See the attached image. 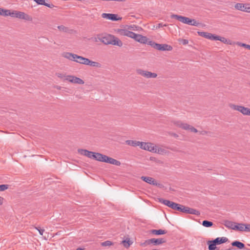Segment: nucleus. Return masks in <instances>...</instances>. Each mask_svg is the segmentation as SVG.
Listing matches in <instances>:
<instances>
[{
	"label": "nucleus",
	"instance_id": "nucleus-1",
	"mask_svg": "<svg viewBox=\"0 0 250 250\" xmlns=\"http://www.w3.org/2000/svg\"><path fill=\"white\" fill-rule=\"evenodd\" d=\"M98 39L104 44L106 45L112 44L121 47L123 45L122 42L114 35L107 34L104 36L98 37Z\"/></svg>",
	"mask_w": 250,
	"mask_h": 250
},
{
	"label": "nucleus",
	"instance_id": "nucleus-2",
	"mask_svg": "<svg viewBox=\"0 0 250 250\" xmlns=\"http://www.w3.org/2000/svg\"><path fill=\"white\" fill-rule=\"evenodd\" d=\"M171 18L175 19L183 23L190 25L197 26L199 24V23L194 19H191L188 17L178 15L172 14L171 15Z\"/></svg>",
	"mask_w": 250,
	"mask_h": 250
},
{
	"label": "nucleus",
	"instance_id": "nucleus-3",
	"mask_svg": "<svg viewBox=\"0 0 250 250\" xmlns=\"http://www.w3.org/2000/svg\"><path fill=\"white\" fill-rule=\"evenodd\" d=\"M228 239L225 237H217L214 240L208 241V250H215L216 246L226 242Z\"/></svg>",
	"mask_w": 250,
	"mask_h": 250
},
{
	"label": "nucleus",
	"instance_id": "nucleus-4",
	"mask_svg": "<svg viewBox=\"0 0 250 250\" xmlns=\"http://www.w3.org/2000/svg\"><path fill=\"white\" fill-rule=\"evenodd\" d=\"M149 45L158 50L171 51L172 49L171 46L167 44H159L153 41H149Z\"/></svg>",
	"mask_w": 250,
	"mask_h": 250
},
{
	"label": "nucleus",
	"instance_id": "nucleus-5",
	"mask_svg": "<svg viewBox=\"0 0 250 250\" xmlns=\"http://www.w3.org/2000/svg\"><path fill=\"white\" fill-rule=\"evenodd\" d=\"M229 106L233 110L239 111L244 115L249 116L250 114V109L243 106L230 104H229Z\"/></svg>",
	"mask_w": 250,
	"mask_h": 250
},
{
	"label": "nucleus",
	"instance_id": "nucleus-6",
	"mask_svg": "<svg viewBox=\"0 0 250 250\" xmlns=\"http://www.w3.org/2000/svg\"><path fill=\"white\" fill-rule=\"evenodd\" d=\"M136 72L138 74L140 75L147 79L155 78L157 77V74L156 73L151 72L150 71L145 70L142 69H137Z\"/></svg>",
	"mask_w": 250,
	"mask_h": 250
},
{
	"label": "nucleus",
	"instance_id": "nucleus-7",
	"mask_svg": "<svg viewBox=\"0 0 250 250\" xmlns=\"http://www.w3.org/2000/svg\"><path fill=\"white\" fill-rule=\"evenodd\" d=\"M65 81H68L73 83H77L80 84H83L84 83V81L80 78L72 76V75H67L66 76H64Z\"/></svg>",
	"mask_w": 250,
	"mask_h": 250
},
{
	"label": "nucleus",
	"instance_id": "nucleus-8",
	"mask_svg": "<svg viewBox=\"0 0 250 250\" xmlns=\"http://www.w3.org/2000/svg\"><path fill=\"white\" fill-rule=\"evenodd\" d=\"M166 241V239L164 238H151L150 239L146 240L144 244L145 245H151L152 244L153 245H159L164 243H165Z\"/></svg>",
	"mask_w": 250,
	"mask_h": 250
},
{
	"label": "nucleus",
	"instance_id": "nucleus-9",
	"mask_svg": "<svg viewBox=\"0 0 250 250\" xmlns=\"http://www.w3.org/2000/svg\"><path fill=\"white\" fill-rule=\"evenodd\" d=\"M141 149L152 152L154 150V144L151 143L140 142L139 146Z\"/></svg>",
	"mask_w": 250,
	"mask_h": 250
},
{
	"label": "nucleus",
	"instance_id": "nucleus-10",
	"mask_svg": "<svg viewBox=\"0 0 250 250\" xmlns=\"http://www.w3.org/2000/svg\"><path fill=\"white\" fill-rule=\"evenodd\" d=\"M141 178L142 180L150 185L156 186L159 187L162 186L161 184L158 183L157 181L152 177L147 176H142Z\"/></svg>",
	"mask_w": 250,
	"mask_h": 250
},
{
	"label": "nucleus",
	"instance_id": "nucleus-11",
	"mask_svg": "<svg viewBox=\"0 0 250 250\" xmlns=\"http://www.w3.org/2000/svg\"><path fill=\"white\" fill-rule=\"evenodd\" d=\"M78 152L83 156H86L90 159H94L95 152L88 151L86 149H79L78 150Z\"/></svg>",
	"mask_w": 250,
	"mask_h": 250
},
{
	"label": "nucleus",
	"instance_id": "nucleus-12",
	"mask_svg": "<svg viewBox=\"0 0 250 250\" xmlns=\"http://www.w3.org/2000/svg\"><path fill=\"white\" fill-rule=\"evenodd\" d=\"M78 152L83 156H86L90 159H94L95 152L88 151L86 149H79L78 150Z\"/></svg>",
	"mask_w": 250,
	"mask_h": 250
},
{
	"label": "nucleus",
	"instance_id": "nucleus-13",
	"mask_svg": "<svg viewBox=\"0 0 250 250\" xmlns=\"http://www.w3.org/2000/svg\"><path fill=\"white\" fill-rule=\"evenodd\" d=\"M134 40L141 43L149 44L148 42L149 41L148 40L146 37L144 36L141 34H136L134 37Z\"/></svg>",
	"mask_w": 250,
	"mask_h": 250
},
{
	"label": "nucleus",
	"instance_id": "nucleus-14",
	"mask_svg": "<svg viewBox=\"0 0 250 250\" xmlns=\"http://www.w3.org/2000/svg\"><path fill=\"white\" fill-rule=\"evenodd\" d=\"M173 123L176 126L179 127L185 130H189L191 126V125H189L187 123H183L181 121H173Z\"/></svg>",
	"mask_w": 250,
	"mask_h": 250
},
{
	"label": "nucleus",
	"instance_id": "nucleus-15",
	"mask_svg": "<svg viewBox=\"0 0 250 250\" xmlns=\"http://www.w3.org/2000/svg\"><path fill=\"white\" fill-rule=\"evenodd\" d=\"M103 18L107 19L112 21H117L121 18H118L117 15L114 14L103 13L102 15Z\"/></svg>",
	"mask_w": 250,
	"mask_h": 250
},
{
	"label": "nucleus",
	"instance_id": "nucleus-16",
	"mask_svg": "<svg viewBox=\"0 0 250 250\" xmlns=\"http://www.w3.org/2000/svg\"><path fill=\"white\" fill-rule=\"evenodd\" d=\"M104 163H108L110 164L114 165L117 166H119L121 165V162L115 159L105 156L104 159Z\"/></svg>",
	"mask_w": 250,
	"mask_h": 250
},
{
	"label": "nucleus",
	"instance_id": "nucleus-17",
	"mask_svg": "<svg viewBox=\"0 0 250 250\" xmlns=\"http://www.w3.org/2000/svg\"><path fill=\"white\" fill-rule=\"evenodd\" d=\"M18 19L24 20L27 21H32V17L23 12L19 11L18 15Z\"/></svg>",
	"mask_w": 250,
	"mask_h": 250
},
{
	"label": "nucleus",
	"instance_id": "nucleus-18",
	"mask_svg": "<svg viewBox=\"0 0 250 250\" xmlns=\"http://www.w3.org/2000/svg\"><path fill=\"white\" fill-rule=\"evenodd\" d=\"M75 62L87 65V63L89 62V59L84 57H83L82 56H78L76 55V59Z\"/></svg>",
	"mask_w": 250,
	"mask_h": 250
},
{
	"label": "nucleus",
	"instance_id": "nucleus-19",
	"mask_svg": "<svg viewBox=\"0 0 250 250\" xmlns=\"http://www.w3.org/2000/svg\"><path fill=\"white\" fill-rule=\"evenodd\" d=\"M62 56L66 59L75 62L76 54L69 52H64L63 53H62Z\"/></svg>",
	"mask_w": 250,
	"mask_h": 250
},
{
	"label": "nucleus",
	"instance_id": "nucleus-20",
	"mask_svg": "<svg viewBox=\"0 0 250 250\" xmlns=\"http://www.w3.org/2000/svg\"><path fill=\"white\" fill-rule=\"evenodd\" d=\"M159 202L171 208L175 206V203L168 200L161 198L159 199Z\"/></svg>",
	"mask_w": 250,
	"mask_h": 250
},
{
	"label": "nucleus",
	"instance_id": "nucleus-21",
	"mask_svg": "<svg viewBox=\"0 0 250 250\" xmlns=\"http://www.w3.org/2000/svg\"><path fill=\"white\" fill-rule=\"evenodd\" d=\"M38 4L44 5L49 8H53L54 5L52 3H48L45 2V0H33Z\"/></svg>",
	"mask_w": 250,
	"mask_h": 250
},
{
	"label": "nucleus",
	"instance_id": "nucleus-22",
	"mask_svg": "<svg viewBox=\"0 0 250 250\" xmlns=\"http://www.w3.org/2000/svg\"><path fill=\"white\" fill-rule=\"evenodd\" d=\"M186 212V213L190 214H193L196 215H199L200 214V212L199 211L195 209L192 208H190L189 207H187Z\"/></svg>",
	"mask_w": 250,
	"mask_h": 250
},
{
	"label": "nucleus",
	"instance_id": "nucleus-23",
	"mask_svg": "<svg viewBox=\"0 0 250 250\" xmlns=\"http://www.w3.org/2000/svg\"><path fill=\"white\" fill-rule=\"evenodd\" d=\"M105 156L106 155L102 154L100 153L95 152L94 160H97L99 162H104Z\"/></svg>",
	"mask_w": 250,
	"mask_h": 250
},
{
	"label": "nucleus",
	"instance_id": "nucleus-24",
	"mask_svg": "<svg viewBox=\"0 0 250 250\" xmlns=\"http://www.w3.org/2000/svg\"><path fill=\"white\" fill-rule=\"evenodd\" d=\"M150 233L155 235H160L165 234L167 232V231L164 229H151L150 230Z\"/></svg>",
	"mask_w": 250,
	"mask_h": 250
},
{
	"label": "nucleus",
	"instance_id": "nucleus-25",
	"mask_svg": "<svg viewBox=\"0 0 250 250\" xmlns=\"http://www.w3.org/2000/svg\"><path fill=\"white\" fill-rule=\"evenodd\" d=\"M231 245L233 247H236L238 249L240 250L243 249L245 248V245L243 243L238 241H235L232 242Z\"/></svg>",
	"mask_w": 250,
	"mask_h": 250
},
{
	"label": "nucleus",
	"instance_id": "nucleus-26",
	"mask_svg": "<svg viewBox=\"0 0 250 250\" xmlns=\"http://www.w3.org/2000/svg\"><path fill=\"white\" fill-rule=\"evenodd\" d=\"M125 143L127 145L132 146H139V144H140V142L134 141V140H126L125 141Z\"/></svg>",
	"mask_w": 250,
	"mask_h": 250
},
{
	"label": "nucleus",
	"instance_id": "nucleus-27",
	"mask_svg": "<svg viewBox=\"0 0 250 250\" xmlns=\"http://www.w3.org/2000/svg\"><path fill=\"white\" fill-rule=\"evenodd\" d=\"M235 223H233L231 221L226 220L224 222V225L228 228L231 229H234V227L235 226Z\"/></svg>",
	"mask_w": 250,
	"mask_h": 250
},
{
	"label": "nucleus",
	"instance_id": "nucleus-28",
	"mask_svg": "<svg viewBox=\"0 0 250 250\" xmlns=\"http://www.w3.org/2000/svg\"><path fill=\"white\" fill-rule=\"evenodd\" d=\"M152 152L157 153L159 154H163L166 153V150L161 147H157L154 145V150H153Z\"/></svg>",
	"mask_w": 250,
	"mask_h": 250
},
{
	"label": "nucleus",
	"instance_id": "nucleus-29",
	"mask_svg": "<svg viewBox=\"0 0 250 250\" xmlns=\"http://www.w3.org/2000/svg\"><path fill=\"white\" fill-rule=\"evenodd\" d=\"M198 34L203 37H204L206 39H209L210 38L211 33L208 32H206L203 31H198L197 32Z\"/></svg>",
	"mask_w": 250,
	"mask_h": 250
},
{
	"label": "nucleus",
	"instance_id": "nucleus-30",
	"mask_svg": "<svg viewBox=\"0 0 250 250\" xmlns=\"http://www.w3.org/2000/svg\"><path fill=\"white\" fill-rule=\"evenodd\" d=\"M128 32V30L127 29H118L117 30V33L121 36H127Z\"/></svg>",
	"mask_w": 250,
	"mask_h": 250
},
{
	"label": "nucleus",
	"instance_id": "nucleus-31",
	"mask_svg": "<svg viewBox=\"0 0 250 250\" xmlns=\"http://www.w3.org/2000/svg\"><path fill=\"white\" fill-rule=\"evenodd\" d=\"M87 65H90L91 66L93 67H101V64L98 62H93L89 59V62L87 63Z\"/></svg>",
	"mask_w": 250,
	"mask_h": 250
},
{
	"label": "nucleus",
	"instance_id": "nucleus-32",
	"mask_svg": "<svg viewBox=\"0 0 250 250\" xmlns=\"http://www.w3.org/2000/svg\"><path fill=\"white\" fill-rule=\"evenodd\" d=\"M234 7L236 9L244 12L245 8V4L242 3H237L235 4Z\"/></svg>",
	"mask_w": 250,
	"mask_h": 250
},
{
	"label": "nucleus",
	"instance_id": "nucleus-33",
	"mask_svg": "<svg viewBox=\"0 0 250 250\" xmlns=\"http://www.w3.org/2000/svg\"><path fill=\"white\" fill-rule=\"evenodd\" d=\"M234 229H237L240 231H245V224H235Z\"/></svg>",
	"mask_w": 250,
	"mask_h": 250
},
{
	"label": "nucleus",
	"instance_id": "nucleus-34",
	"mask_svg": "<svg viewBox=\"0 0 250 250\" xmlns=\"http://www.w3.org/2000/svg\"><path fill=\"white\" fill-rule=\"evenodd\" d=\"M132 243V242L131 241H130L129 239H126L122 241V244L126 249L128 248Z\"/></svg>",
	"mask_w": 250,
	"mask_h": 250
},
{
	"label": "nucleus",
	"instance_id": "nucleus-35",
	"mask_svg": "<svg viewBox=\"0 0 250 250\" xmlns=\"http://www.w3.org/2000/svg\"><path fill=\"white\" fill-rule=\"evenodd\" d=\"M202 225L205 227H210L213 225V223L211 221L208 220H204L202 222Z\"/></svg>",
	"mask_w": 250,
	"mask_h": 250
},
{
	"label": "nucleus",
	"instance_id": "nucleus-36",
	"mask_svg": "<svg viewBox=\"0 0 250 250\" xmlns=\"http://www.w3.org/2000/svg\"><path fill=\"white\" fill-rule=\"evenodd\" d=\"M58 29L61 31L64 32H67L68 31V28L65 27L63 25H60L57 27Z\"/></svg>",
	"mask_w": 250,
	"mask_h": 250
},
{
	"label": "nucleus",
	"instance_id": "nucleus-37",
	"mask_svg": "<svg viewBox=\"0 0 250 250\" xmlns=\"http://www.w3.org/2000/svg\"><path fill=\"white\" fill-rule=\"evenodd\" d=\"M7 9L0 8V16L6 17Z\"/></svg>",
	"mask_w": 250,
	"mask_h": 250
},
{
	"label": "nucleus",
	"instance_id": "nucleus-38",
	"mask_svg": "<svg viewBox=\"0 0 250 250\" xmlns=\"http://www.w3.org/2000/svg\"><path fill=\"white\" fill-rule=\"evenodd\" d=\"M15 10H12L11 11L10 10L7 9V13H6V17L7 16H10L12 18L14 17V14H15Z\"/></svg>",
	"mask_w": 250,
	"mask_h": 250
},
{
	"label": "nucleus",
	"instance_id": "nucleus-39",
	"mask_svg": "<svg viewBox=\"0 0 250 250\" xmlns=\"http://www.w3.org/2000/svg\"><path fill=\"white\" fill-rule=\"evenodd\" d=\"M101 246L104 247L109 246L112 245V243L110 241H106L101 243Z\"/></svg>",
	"mask_w": 250,
	"mask_h": 250
},
{
	"label": "nucleus",
	"instance_id": "nucleus-40",
	"mask_svg": "<svg viewBox=\"0 0 250 250\" xmlns=\"http://www.w3.org/2000/svg\"><path fill=\"white\" fill-rule=\"evenodd\" d=\"M219 39V36H217L214 34H212L211 33L210 38L209 40L211 41H218Z\"/></svg>",
	"mask_w": 250,
	"mask_h": 250
},
{
	"label": "nucleus",
	"instance_id": "nucleus-41",
	"mask_svg": "<svg viewBox=\"0 0 250 250\" xmlns=\"http://www.w3.org/2000/svg\"><path fill=\"white\" fill-rule=\"evenodd\" d=\"M244 12L250 13V4L249 3H245V8L244 10Z\"/></svg>",
	"mask_w": 250,
	"mask_h": 250
},
{
	"label": "nucleus",
	"instance_id": "nucleus-42",
	"mask_svg": "<svg viewBox=\"0 0 250 250\" xmlns=\"http://www.w3.org/2000/svg\"><path fill=\"white\" fill-rule=\"evenodd\" d=\"M136 34V33L128 30L127 37H128L129 38L134 39V37H135Z\"/></svg>",
	"mask_w": 250,
	"mask_h": 250
},
{
	"label": "nucleus",
	"instance_id": "nucleus-43",
	"mask_svg": "<svg viewBox=\"0 0 250 250\" xmlns=\"http://www.w3.org/2000/svg\"><path fill=\"white\" fill-rule=\"evenodd\" d=\"M9 186L8 185H0V191H4L8 189Z\"/></svg>",
	"mask_w": 250,
	"mask_h": 250
},
{
	"label": "nucleus",
	"instance_id": "nucleus-44",
	"mask_svg": "<svg viewBox=\"0 0 250 250\" xmlns=\"http://www.w3.org/2000/svg\"><path fill=\"white\" fill-rule=\"evenodd\" d=\"M167 24H163V23H159L158 24H157L155 25V27L156 29H157V28H159L160 27L167 26Z\"/></svg>",
	"mask_w": 250,
	"mask_h": 250
},
{
	"label": "nucleus",
	"instance_id": "nucleus-45",
	"mask_svg": "<svg viewBox=\"0 0 250 250\" xmlns=\"http://www.w3.org/2000/svg\"><path fill=\"white\" fill-rule=\"evenodd\" d=\"M238 44L241 46L245 47L246 48H247L249 50H250V45L243 43H239Z\"/></svg>",
	"mask_w": 250,
	"mask_h": 250
},
{
	"label": "nucleus",
	"instance_id": "nucleus-46",
	"mask_svg": "<svg viewBox=\"0 0 250 250\" xmlns=\"http://www.w3.org/2000/svg\"><path fill=\"white\" fill-rule=\"evenodd\" d=\"M218 41H220L224 43H228V40L225 38L221 36H219V39Z\"/></svg>",
	"mask_w": 250,
	"mask_h": 250
},
{
	"label": "nucleus",
	"instance_id": "nucleus-47",
	"mask_svg": "<svg viewBox=\"0 0 250 250\" xmlns=\"http://www.w3.org/2000/svg\"><path fill=\"white\" fill-rule=\"evenodd\" d=\"M181 205L175 203V206H174L172 209L179 211Z\"/></svg>",
	"mask_w": 250,
	"mask_h": 250
},
{
	"label": "nucleus",
	"instance_id": "nucleus-48",
	"mask_svg": "<svg viewBox=\"0 0 250 250\" xmlns=\"http://www.w3.org/2000/svg\"><path fill=\"white\" fill-rule=\"evenodd\" d=\"M186 208H187V207H185V206L181 205L180 207V209H179V211L185 213L186 212L185 210H186Z\"/></svg>",
	"mask_w": 250,
	"mask_h": 250
},
{
	"label": "nucleus",
	"instance_id": "nucleus-49",
	"mask_svg": "<svg viewBox=\"0 0 250 250\" xmlns=\"http://www.w3.org/2000/svg\"><path fill=\"white\" fill-rule=\"evenodd\" d=\"M245 231H250V224H245Z\"/></svg>",
	"mask_w": 250,
	"mask_h": 250
},
{
	"label": "nucleus",
	"instance_id": "nucleus-50",
	"mask_svg": "<svg viewBox=\"0 0 250 250\" xmlns=\"http://www.w3.org/2000/svg\"><path fill=\"white\" fill-rule=\"evenodd\" d=\"M36 229L38 230L39 233L41 235H42L43 234V232L44 231V229H40L39 228H36Z\"/></svg>",
	"mask_w": 250,
	"mask_h": 250
},
{
	"label": "nucleus",
	"instance_id": "nucleus-51",
	"mask_svg": "<svg viewBox=\"0 0 250 250\" xmlns=\"http://www.w3.org/2000/svg\"><path fill=\"white\" fill-rule=\"evenodd\" d=\"M189 130H190L191 132H195V133L198 132V130L195 128H194V127H193L192 126H190Z\"/></svg>",
	"mask_w": 250,
	"mask_h": 250
},
{
	"label": "nucleus",
	"instance_id": "nucleus-52",
	"mask_svg": "<svg viewBox=\"0 0 250 250\" xmlns=\"http://www.w3.org/2000/svg\"><path fill=\"white\" fill-rule=\"evenodd\" d=\"M58 77L63 79L64 80V79H65L64 76H65L63 75V74H58Z\"/></svg>",
	"mask_w": 250,
	"mask_h": 250
},
{
	"label": "nucleus",
	"instance_id": "nucleus-53",
	"mask_svg": "<svg viewBox=\"0 0 250 250\" xmlns=\"http://www.w3.org/2000/svg\"><path fill=\"white\" fill-rule=\"evenodd\" d=\"M19 12V11H16V10L15 11V14H14V18H18V15Z\"/></svg>",
	"mask_w": 250,
	"mask_h": 250
},
{
	"label": "nucleus",
	"instance_id": "nucleus-54",
	"mask_svg": "<svg viewBox=\"0 0 250 250\" xmlns=\"http://www.w3.org/2000/svg\"><path fill=\"white\" fill-rule=\"evenodd\" d=\"M183 43L184 44H187V43H188V41L187 40H183Z\"/></svg>",
	"mask_w": 250,
	"mask_h": 250
},
{
	"label": "nucleus",
	"instance_id": "nucleus-55",
	"mask_svg": "<svg viewBox=\"0 0 250 250\" xmlns=\"http://www.w3.org/2000/svg\"><path fill=\"white\" fill-rule=\"evenodd\" d=\"M3 199V198L2 197H1V196H0V205L2 204Z\"/></svg>",
	"mask_w": 250,
	"mask_h": 250
},
{
	"label": "nucleus",
	"instance_id": "nucleus-56",
	"mask_svg": "<svg viewBox=\"0 0 250 250\" xmlns=\"http://www.w3.org/2000/svg\"><path fill=\"white\" fill-rule=\"evenodd\" d=\"M200 133L202 135H204L206 133V131H202L200 132Z\"/></svg>",
	"mask_w": 250,
	"mask_h": 250
},
{
	"label": "nucleus",
	"instance_id": "nucleus-57",
	"mask_svg": "<svg viewBox=\"0 0 250 250\" xmlns=\"http://www.w3.org/2000/svg\"><path fill=\"white\" fill-rule=\"evenodd\" d=\"M76 250H84V249L81 248H78Z\"/></svg>",
	"mask_w": 250,
	"mask_h": 250
},
{
	"label": "nucleus",
	"instance_id": "nucleus-58",
	"mask_svg": "<svg viewBox=\"0 0 250 250\" xmlns=\"http://www.w3.org/2000/svg\"><path fill=\"white\" fill-rule=\"evenodd\" d=\"M128 28L129 29H131L132 28V27L131 26H130Z\"/></svg>",
	"mask_w": 250,
	"mask_h": 250
},
{
	"label": "nucleus",
	"instance_id": "nucleus-59",
	"mask_svg": "<svg viewBox=\"0 0 250 250\" xmlns=\"http://www.w3.org/2000/svg\"><path fill=\"white\" fill-rule=\"evenodd\" d=\"M228 250H231V249L229 248V249Z\"/></svg>",
	"mask_w": 250,
	"mask_h": 250
},
{
	"label": "nucleus",
	"instance_id": "nucleus-60",
	"mask_svg": "<svg viewBox=\"0 0 250 250\" xmlns=\"http://www.w3.org/2000/svg\"><path fill=\"white\" fill-rule=\"evenodd\" d=\"M249 116H250V114L249 115Z\"/></svg>",
	"mask_w": 250,
	"mask_h": 250
}]
</instances>
